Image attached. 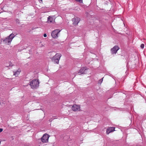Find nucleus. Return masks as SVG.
Instances as JSON below:
<instances>
[{"label":"nucleus","instance_id":"nucleus-21","mask_svg":"<svg viewBox=\"0 0 146 146\" xmlns=\"http://www.w3.org/2000/svg\"><path fill=\"white\" fill-rule=\"evenodd\" d=\"M50 120H51L50 119L49 120V121H50Z\"/></svg>","mask_w":146,"mask_h":146},{"label":"nucleus","instance_id":"nucleus-13","mask_svg":"<svg viewBox=\"0 0 146 146\" xmlns=\"http://www.w3.org/2000/svg\"><path fill=\"white\" fill-rule=\"evenodd\" d=\"M144 44H141V48H144Z\"/></svg>","mask_w":146,"mask_h":146},{"label":"nucleus","instance_id":"nucleus-16","mask_svg":"<svg viewBox=\"0 0 146 146\" xmlns=\"http://www.w3.org/2000/svg\"><path fill=\"white\" fill-rule=\"evenodd\" d=\"M103 78H102L100 80H99V83H100V82L101 83L103 81Z\"/></svg>","mask_w":146,"mask_h":146},{"label":"nucleus","instance_id":"nucleus-18","mask_svg":"<svg viewBox=\"0 0 146 146\" xmlns=\"http://www.w3.org/2000/svg\"><path fill=\"white\" fill-rule=\"evenodd\" d=\"M43 36H44L45 37H46V36H47V35L46 34H44Z\"/></svg>","mask_w":146,"mask_h":146},{"label":"nucleus","instance_id":"nucleus-22","mask_svg":"<svg viewBox=\"0 0 146 146\" xmlns=\"http://www.w3.org/2000/svg\"><path fill=\"white\" fill-rule=\"evenodd\" d=\"M55 119V118H54L53 119Z\"/></svg>","mask_w":146,"mask_h":146},{"label":"nucleus","instance_id":"nucleus-10","mask_svg":"<svg viewBox=\"0 0 146 146\" xmlns=\"http://www.w3.org/2000/svg\"><path fill=\"white\" fill-rule=\"evenodd\" d=\"M115 128L114 127H110L108 128L107 129L106 132L107 134L114 131Z\"/></svg>","mask_w":146,"mask_h":146},{"label":"nucleus","instance_id":"nucleus-12","mask_svg":"<svg viewBox=\"0 0 146 146\" xmlns=\"http://www.w3.org/2000/svg\"><path fill=\"white\" fill-rule=\"evenodd\" d=\"M20 71L17 70L15 72H14V75H15L16 76H17L19 74Z\"/></svg>","mask_w":146,"mask_h":146},{"label":"nucleus","instance_id":"nucleus-19","mask_svg":"<svg viewBox=\"0 0 146 146\" xmlns=\"http://www.w3.org/2000/svg\"><path fill=\"white\" fill-rule=\"evenodd\" d=\"M3 130V129L2 128H0V133Z\"/></svg>","mask_w":146,"mask_h":146},{"label":"nucleus","instance_id":"nucleus-7","mask_svg":"<svg viewBox=\"0 0 146 146\" xmlns=\"http://www.w3.org/2000/svg\"><path fill=\"white\" fill-rule=\"evenodd\" d=\"M72 21L73 22V24L74 25H77L78 23L80 21V19L78 17H75L72 19Z\"/></svg>","mask_w":146,"mask_h":146},{"label":"nucleus","instance_id":"nucleus-17","mask_svg":"<svg viewBox=\"0 0 146 146\" xmlns=\"http://www.w3.org/2000/svg\"><path fill=\"white\" fill-rule=\"evenodd\" d=\"M16 22L17 23H19V20L18 19H16Z\"/></svg>","mask_w":146,"mask_h":146},{"label":"nucleus","instance_id":"nucleus-14","mask_svg":"<svg viewBox=\"0 0 146 146\" xmlns=\"http://www.w3.org/2000/svg\"><path fill=\"white\" fill-rule=\"evenodd\" d=\"M9 66H12V63L11 62H9V66H7V65L6 66L7 67H9Z\"/></svg>","mask_w":146,"mask_h":146},{"label":"nucleus","instance_id":"nucleus-4","mask_svg":"<svg viewBox=\"0 0 146 146\" xmlns=\"http://www.w3.org/2000/svg\"><path fill=\"white\" fill-rule=\"evenodd\" d=\"M61 30L59 29H56L53 31L51 33V35L52 37L54 38H57L58 37V34Z\"/></svg>","mask_w":146,"mask_h":146},{"label":"nucleus","instance_id":"nucleus-2","mask_svg":"<svg viewBox=\"0 0 146 146\" xmlns=\"http://www.w3.org/2000/svg\"><path fill=\"white\" fill-rule=\"evenodd\" d=\"M39 84L38 80L35 79L30 82L29 85L31 88L35 89L39 86Z\"/></svg>","mask_w":146,"mask_h":146},{"label":"nucleus","instance_id":"nucleus-1","mask_svg":"<svg viewBox=\"0 0 146 146\" xmlns=\"http://www.w3.org/2000/svg\"><path fill=\"white\" fill-rule=\"evenodd\" d=\"M14 35L12 33L5 38L2 39V41L6 45H9L14 37Z\"/></svg>","mask_w":146,"mask_h":146},{"label":"nucleus","instance_id":"nucleus-9","mask_svg":"<svg viewBox=\"0 0 146 146\" xmlns=\"http://www.w3.org/2000/svg\"><path fill=\"white\" fill-rule=\"evenodd\" d=\"M87 70L84 67L82 68L79 70V72H78V74L80 75L82 74H85V71Z\"/></svg>","mask_w":146,"mask_h":146},{"label":"nucleus","instance_id":"nucleus-5","mask_svg":"<svg viewBox=\"0 0 146 146\" xmlns=\"http://www.w3.org/2000/svg\"><path fill=\"white\" fill-rule=\"evenodd\" d=\"M49 137V135L47 134H45L41 138V140L43 143H46L48 141V139Z\"/></svg>","mask_w":146,"mask_h":146},{"label":"nucleus","instance_id":"nucleus-6","mask_svg":"<svg viewBox=\"0 0 146 146\" xmlns=\"http://www.w3.org/2000/svg\"><path fill=\"white\" fill-rule=\"evenodd\" d=\"M119 49V47L115 45L111 50V52L112 54H116L117 51Z\"/></svg>","mask_w":146,"mask_h":146},{"label":"nucleus","instance_id":"nucleus-15","mask_svg":"<svg viewBox=\"0 0 146 146\" xmlns=\"http://www.w3.org/2000/svg\"><path fill=\"white\" fill-rule=\"evenodd\" d=\"M76 1H78L80 3L82 2V0H75Z\"/></svg>","mask_w":146,"mask_h":146},{"label":"nucleus","instance_id":"nucleus-8","mask_svg":"<svg viewBox=\"0 0 146 146\" xmlns=\"http://www.w3.org/2000/svg\"><path fill=\"white\" fill-rule=\"evenodd\" d=\"M80 108L79 106L74 105L72 106V109L74 111H80Z\"/></svg>","mask_w":146,"mask_h":146},{"label":"nucleus","instance_id":"nucleus-11","mask_svg":"<svg viewBox=\"0 0 146 146\" xmlns=\"http://www.w3.org/2000/svg\"><path fill=\"white\" fill-rule=\"evenodd\" d=\"M53 17V16H49L47 18V23H50L53 22L54 20Z\"/></svg>","mask_w":146,"mask_h":146},{"label":"nucleus","instance_id":"nucleus-20","mask_svg":"<svg viewBox=\"0 0 146 146\" xmlns=\"http://www.w3.org/2000/svg\"><path fill=\"white\" fill-rule=\"evenodd\" d=\"M39 2H40V3H42V0H40Z\"/></svg>","mask_w":146,"mask_h":146},{"label":"nucleus","instance_id":"nucleus-3","mask_svg":"<svg viewBox=\"0 0 146 146\" xmlns=\"http://www.w3.org/2000/svg\"><path fill=\"white\" fill-rule=\"evenodd\" d=\"M61 55L60 53H57L52 58V62L54 63L58 64L59 63V61L60 60Z\"/></svg>","mask_w":146,"mask_h":146}]
</instances>
